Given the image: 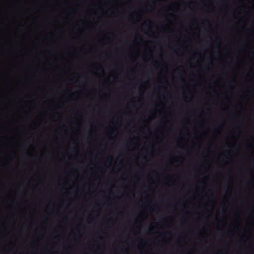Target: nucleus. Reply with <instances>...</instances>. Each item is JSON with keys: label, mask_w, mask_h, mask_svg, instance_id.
Masks as SVG:
<instances>
[{"label": "nucleus", "mask_w": 254, "mask_h": 254, "mask_svg": "<svg viewBox=\"0 0 254 254\" xmlns=\"http://www.w3.org/2000/svg\"><path fill=\"white\" fill-rule=\"evenodd\" d=\"M148 26V24H146V23H144V24H143V26H145V27H146V26Z\"/></svg>", "instance_id": "3"}, {"label": "nucleus", "mask_w": 254, "mask_h": 254, "mask_svg": "<svg viewBox=\"0 0 254 254\" xmlns=\"http://www.w3.org/2000/svg\"><path fill=\"white\" fill-rule=\"evenodd\" d=\"M75 150L76 151H77V148H75Z\"/></svg>", "instance_id": "5"}, {"label": "nucleus", "mask_w": 254, "mask_h": 254, "mask_svg": "<svg viewBox=\"0 0 254 254\" xmlns=\"http://www.w3.org/2000/svg\"><path fill=\"white\" fill-rule=\"evenodd\" d=\"M208 59L209 60L210 63L211 64H212V62L211 58V57H209V58H208Z\"/></svg>", "instance_id": "1"}, {"label": "nucleus", "mask_w": 254, "mask_h": 254, "mask_svg": "<svg viewBox=\"0 0 254 254\" xmlns=\"http://www.w3.org/2000/svg\"><path fill=\"white\" fill-rule=\"evenodd\" d=\"M234 82V80L231 81V82Z\"/></svg>", "instance_id": "6"}, {"label": "nucleus", "mask_w": 254, "mask_h": 254, "mask_svg": "<svg viewBox=\"0 0 254 254\" xmlns=\"http://www.w3.org/2000/svg\"><path fill=\"white\" fill-rule=\"evenodd\" d=\"M149 230L150 231H151V230H152V229H151V228H149Z\"/></svg>", "instance_id": "4"}, {"label": "nucleus", "mask_w": 254, "mask_h": 254, "mask_svg": "<svg viewBox=\"0 0 254 254\" xmlns=\"http://www.w3.org/2000/svg\"><path fill=\"white\" fill-rule=\"evenodd\" d=\"M181 68L182 69V72L185 73V71L184 68L182 66H181Z\"/></svg>", "instance_id": "2"}]
</instances>
